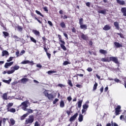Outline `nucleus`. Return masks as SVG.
<instances>
[{"label":"nucleus","instance_id":"f257e3e1","mask_svg":"<svg viewBox=\"0 0 126 126\" xmlns=\"http://www.w3.org/2000/svg\"><path fill=\"white\" fill-rule=\"evenodd\" d=\"M29 105H30V102L28 100H26L21 103L20 107L24 111H33L32 109H27Z\"/></svg>","mask_w":126,"mask_h":126},{"label":"nucleus","instance_id":"f03ea898","mask_svg":"<svg viewBox=\"0 0 126 126\" xmlns=\"http://www.w3.org/2000/svg\"><path fill=\"white\" fill-rule=\"evenodd\" d=\"M34 122V116H30L29 118L26 120L25 122V125H29V124H32Z\"/></svg>","mask_w":126,"mask_h":126},{"label":"nucleus","instance_id":"7ed1b4c3","mask_svg":"<svg viewBox=\"0 0 126 126\" xmlns=\"http://www.w3.org/2000/svg\"><path fill=\"white\" fill-rule=\"evenodd\" d=\"M44 95L49 99V100H52L54 98V95L52 94H49L47 91H45L43 92Z\"/></svg>","mask_w":126,"mask_h":126},{"label":"nucleus","instance_id":"20e7f679","mask_svg":"<svg viewBox=\"0 0 126 126\" xmlns=\"http://www.w3.org/2000/svg\"><path fill=\"white\" fill-rule=\"evenodd\" d=\"M86 115V111H82V114H80L78 118V121L81 123L83 121V116Z\"/></svg>","mask_w":126,"mask_h":126},{"label":"nucleus","instance_id":"39448f33","mask_svg":"<svg viewBox=\"0 0 126 126\" xmlns=\"http://www.w3.org/2000/svg\"><path fill=\"white\" fill-rule=\"evenodd\" d=\"M109 62H113L115 63L119 64V60H118V58L116 57H109Z\"/></svg>","mask_w":126,"mask_h":126},{"label":"nucleus","instance_id":"423d86ee","mask_svg":"<svg viewBox=\"0 0 126 126\" xmlns=\"http://www.w3.org/2000/svg\"><path fill=\"white\" fill-rule=\"evenodd\" d=\"M78 116V113H75L69 119V122H73V121H75V120L76 119Z\"/></svg>","mask_w":126,"mask_h":126},{"label":"nucleus","instance_id":"0eeeda50","mask_svg":"<svg viewBox=\"0 0 126 126\" xmlns=\"http://www.w3.org/2000/svg\"><path fill=\"white\" fill-rule=\"evenodd\" d=\"M26 63H30L31 65H33L34 64V62L33 61H30L29 60L24 61L21 62L22 64H26Z\"/></svg>","mask_w":126,"mask_h":126},{"label":"nucleus","instance_id":"6e6552de","mask_svg":"<svg viewBox=\"0 0 126 126\" xmlns=\"http://www.w3.org/2000/svg\"><path fill=\"white\" fill-rule=\"evenodd\" d=\"M13 106V103H9L7 105V111H15V109L14 108H10V107H12Z\"/></svg>","mask_w":126,"mask_h":126},{"label":"nucleus","instance_id":"1a4fd4ad","mask_svg":"<svg viewBox=\"0 0 126 126\" xmlns=\"http://www.w3.org/2000/svg\"><path fill=\"white\" fill-rule=\"evenodd\" d=\"M13 64V62L10 63H6L4 65L5 68H8V66H11Z\"/></svg>","mask_w":126,"mask_h":126},{"label":"nucleus","instance_id":"9d476101","mask_svg":"<svg viewBox=\"0 0 126 126\" xmlns=\"http://www.w3.org/2000/svg\"><path fill=\"white\" fill-rule=\"evenodd\" d=\"M116 1L117 3H118L120 5H125V4H126V2H125V1L124 0H116Z\"/></svg>","mask_w":126,"mask_h":126},{"label":"nucleus","instance_id":"9b49d317","mask_svg":"<svg viewBox=\"0 0 126 126\" xmlns=\"http://www.w3.org/2000/svg\"><path fill=\"white\" fill-rule=\"evenodd\" d=\"M121 12H122L123 16H126V7H122Z\"/></svg>","mask_w":126,"mask_h":126},{"label":"nucleus","instance_id":"f8f14e48","mask_svg":"<svg viewBox=\"0 0 126 126\" xmlns=\"http://www.w3.org/2000/svg\"><path fill=\"white\" fill-rule=\"evenodd\" d=\"M103 29L105 31H108V30H110V29H111V26H110V25H106L104 27Z\"/></svg>","mask_w":126,"mask_h":126},{"label":"nucleus","instance_id":"ddd939ff","mask_svg":"<svg viewBox=\"0 0 126 126\" xmlns=\"http://www.w3.org/2000/svg\"><path fill=\"white\" fill-rule=\"evenodd\" d=\"M89 107V105L88 104L85 103L84 105H83V109L82 111H85L88 109V107Z\"/></svg>","mask_w":126,"mask_h":126},{"label":"nucleus","instance_id":"4468645a","mask_svg":"<svg viewBox=\"0 0 126 126\" xmlns=\"http://www.w3.org/2000/svg\"><path fill=\"white\" fill-rule=\"evenodd\" d=\"M27 81H28V79L26 78H23L21 80V83H23V84H25Z\"/></svg>","mask_w":126,"mask_h":126},{"label":"nucleus","instance_id":"2eb2a0df","mask_svg":"<svg viewBox=\"0 0 126 126\" xmlns=\"http://www.w3.org/2000/svg\"><path fill=\"white\" fill-rule=\"evenodd\" d=\"M114 45L117 48H121L123 47V45L119 42H114Z\"/></svg>","mask_w":126,"mask_h":126},{"label":"nucleus","instance_id":"dca6fc26","mask_svg":"<svg viewBox=\"0 0 126 126\" xmlns=\"http://www.w3.org/2000/svg\"><path fill=\"white\" fill-rule=\"evenodd\" d=\"M114 26L116 27L117 30H120V26H119V22H114Z\"/></svg>","mask_w":126,"mask_h":126},{"label":"nucleus","instance_id":"f3484780","mask_svg":"<svg viewBox=\"0 0 126 126\" xmlns=\"http://www.w3.org/2000/svg\"><path fill=\"white\" fill-rule=\"evenodd\" d=\"M9 53L8 52H7V51H3L2 52V57H4L5 56H8Z\"/></svg>","mask_w":126,"mask_h":126},{"label":"nucleus","instance_id":"a211bd4d","mask_svg":"<svg viewBox=\"0 0 126 126\" xmlns=\"http://www.w3.org/2000/svg\"><path fill=\"white\" fill-rule=\"evenodd\" d=\"M101 62H106L108 63H110V59H109L108 57H107L106 58H102L101 60Z\"/></svg>","mask_w":126,"mask_h":126},{"label":"nucleus","instance_id":"6ab92c4d","mask_svg":"<svg viewBox=\"0 0 126 126\" xmlns=\"http://www.w3.org/2000/svg\"><path fill=\"white\" fill-rule=\"evenodd\" d=\"M32 32L36 35V36H39L40 35V32L37 30H33L32 31Z\"/></svg>","mask_w":126,"mask_h":126},{"label":"nucleus","instance_id":"aec40b11","mask_svg":"<svg viewBox=\"0 0 126 126\" xmlns=\"http://www.w3.org/2000/svg\"><path fill=\"white\" fill-rule=\"evenodd\" d=\"M10 122L11 126H14V125H15V121H14V119L11 118L10 119Z\"/></svg>","mask_w":126,"mask_h":126},{"label":"nucleus","instance_id":"412c9836","mask_svg":"<svg viewBox=\"0 0 126 126\" xmlns=\"http://www.w3.org/2000/svg\"><path fill=\"white\" fill-rule=\"evenodd\" d=\"M99 53H100V54H102L103 55H106V54H107V52L106 50H104L103 49H100L99 50Z\"/></svg>","mask_w":126,"mask_h":126},{"label":"nucleus","instance_id":"4be33fe9","mask_svg":"<svg viewBox=\"0 0 126 126\" xmlns=\"http://www.w3.org/2000/svg\"><path fill=\"white\" fill-rule=\"evenodd\" d=\"M98 13H101V14H106V9L104 10L98 11Z\"/></svg>","mask_w":126,"mask_h":126},{"label":"nucleus","instance_id":"5701e85b","mask_svg":"<svg viewBox=\"0 0 126 126\" xmlns=\"http://www.w3.org/2000/svg\"><path fill=\"white\" fill-rule=\"evenodd\" d=\"M27 116H28V113L25 114L22 116H21V121H23V120H24L25 119V118H26V117H27Z\"/></svg>","mask_w":126,"mask_h":126},{"label":"nucleus","instance_id":"b1692460","mask_svg":"<svg viewBox=\"0 0 126 126\" xmlns=\"http://www.w3.org/2000/svg\"><path fill=\"white\" fill-rule=\"evenodd\" d=\"M81 29H84L85 30H86L87 29V26L86 25H81L80 26Z\"/></svg>","mask_w":126,"mask_h":126},{"label":"nucleus","instance_id":"393cba45","mask_svg":"<svg viewBox=\"0 0 126 126\" xmlns=\"http://www.w3.org/2000/svg\"><path fill=\"white\" fill-rule=\"evenodd\" d=\"M2 98L3 100H7V93H5L3 94Z\"/></svg>","mask_w":126,"mask_h":126},{"label":"nucleus","instance_id":"a878e982","mask_svg":"<svg viewBox=\"0 0 126 126\" xmlns=\"http://www.w3.org/2000/svg\"><path fill=\"white\" fill-rule=\"evenodd\" d=\"M11 82V79H9L8 80H3V82H4L5 83H7V84H9Z\"/></svg>","mask_w":126,"mask_h":126},{"label":"nucleus","instance_id":"bb28decb","mask_svg":"<svg viewBox=\"0 0 126 126\" xmlns=\"http://www.w3.org/2000/svg\"><path fill=\"white\" fill-rule=\"evenodd\" d=\"M60 107H61V108H63V107H64V102H63V100L61 101Z\"/></svg>","mask_w":126,"mask_h":126},{"label":"nucleus","instance_id":"cd10ccee","mask_svg":"<svg viewBox=\"0 0 126 126\" xmlns=\"http://www.w3.org/2000/svg\"><path fill=\"white\" fill-rule=\"evenodd\" d=\"M60 46H61L62 49H63V51H66V47H65V46H64V44H61Z\"/></svg>","mask_w":126,"mask_h":126},{"label":"nucleus","instance_id":"c85d7f7f","mask_svg":"<svg viewBox=\"0 0 126 126\" xmlns=\"http://www.w3.org/2000/svg\"><path fill=\"white\" fill-rule=\"evenodd\" d=\"M97 86H98V84L97 83H95L94 84V87H93V91H95V90H96V89H97Z\"/></svg>","mask_w":126,"mask_h":126},{"label":"nucleus","instance_id":"c756f323","mask_svg":"<svg viewBox=\"0 0 126 126\" xmlns=\"http://www.w3.org/2000/svg\"><path fill=\"white\" fill-rule=\"evenodd\" d=\"M60 26H61V27H62V28H65V24H64V22H62L60 24Z\"/></svg>","mask_w":126,"mask_h":126},{"label":"nucleus","instance_id":"7c9ffc66","mask_svg":"<svg viewBox=\"0 0 126 126\" xmlns=\"http://www.w3.org/2000/svg\"><path fill=\"white\" fill-rule=\"evenodd\" d=\"M82 104V100H79L78 102V108H81Z\"/></svg>","mask_w":126,"mask_h":126},{"label":"nucleus","instance_id":"2f4dec72","mask_svg":"<svg viewBox=\"0 0 126 126\" xmlns=\"http://www.w3.org/2000/svg\"><path fill=\"white\" fill-rule=\"evenodd\" d=\"M3 34L4 35L5 37H8L9 35V33L6 32H3Z\"/></svg>","mask_w":126,"mask_h":126},{"label":"nucleus","instance_id":"473e14b6","mask_svg":"<svg viewBox=\"0 0 126 126\" xmlns=\"http://www.w3.org/2000/svg\"><path fill=\"white\" fill-rule=\"evenodd\" d=\"M19 66H17V65H15L14 67H13V70H14V71L15 70H17L18 69H19Z\"/></svg>","mask_w":126,"mask_h":126},{"label":"nucleus","instance_id":"72a5a7b5","mask_svg":"<svg viewBox=\"0 0 126 126\" xmlns=\"http://www.w3.org/2000/svg\"><path fill=\"white\" fill-rule=\"evenodd\" d=\"M35 12L37 13V14H38V15L42 16V17H44V15L43 14H42V13H41V12H40V11H39L38 10H36Z\"/></svg>","mask_w":126,"mask_h":126},{"label":"nucleus","instance_id":"f704fd0d","mask_svg":"<svg viewBox=\"0 0 126 126\" xmlns=\"http://www.w3.org/2000/svg\"><path fill=\"white\" fill-rule=\"evenodd\" d=\"M30 39L32 42H33V43H37V41L34 38L30 36Z\"/></svg>","mask_w":126,"mask_h":126},{"label":"nucleus","instance_id":"c9c22d12","mask_svg":"<svg viewBox=\"0 0 126 126\" xmlns=\"http://www.w3.org/2000/svg\"><path fill=\"white\" fill-rule=\"evenodd\" d=\"M79 24L80 26L82 25H83V19L81 18L79 19Z\"/></svg>","mask_w":126,"mask_h":126},{"label":"nucleus","instance_id":"e433bc0d","mask_svg":"<svg viewBox=\"0 0 126 126\" xmlns=\"http://www.w3.org/2000/svg\"><path fill=\"white\" fill-rule=\"evenodd\" d=\"M13 72H14V70L12 69L11 70H9L7 72V73L8 74H11L12 73H13Z\"/></svg>","mask_w":126,"mask_h":126},{"label":"nucleus","instance_id":"4c0bfd02","mask_svg":"<svg viewBox=\"0 0 126 126\" xmlns=\"http://www.w3.org/2000/svg\"><path fill=\"white\" fill-rule=\"evenodd\" d=\"M81 37L83 40H86L87 39V36L85 35L84 34H83Z\"/></svg>","mask_w":126,"mask_h":126},{"label":"nucleus","instance_id":"58836bf2","mask_svg":"<svg viewBox=\"0 0 126 126\" xmlns=\"http://www.w3.org/2000/svg\"><path fill=\"white\" fill-rule=\"evenodd\" d=\"M56 71L50 70L47 72V73H48L49 74H52V73H56Z\"/></svg>","mask_w":126,"mask_h":126},{"label":"nucleus","instance_id":"ea45409f","mask_svg":"<svg viewBox=\"0 0 126 126\" xmlns=\"http://www.w3.org/2000/svg\"><path fill=\"white\" fill-rule=\"evenodd\" d=\"M68 84L71 86V87H72L73 86V85H72V83L71 82V80H69L68 82Z\"/></svg>","mask_w":126,"mask_h":126},{"label":"nucleus","instance_id":"a19ab883","mask_svg":"<svg viewBox=\"0 0 126 126\" xmlns=\"http://www.w3.org/2000/svg\"><path fill=\"white\" fill-rule=\"evenodd\" d=\"M13 37L17 39V41H19V40H21V39L19 38L18 36H17V35H13Z\"/></svg>","mask_w":126,"mask_h":126},{"label":"nucleus","instance_id":"79ce46f5","mask_svg":"<svg viewBox=\"0 0 126 126\" xmlns=\"http://www.w3.org/2000/svg\"><path fill=\"white\" fill-rule=\"evenodd\" d=\"M120 110H121V106L118 105L115 108V111H120Z\"/></svg>","mask_w":126,"mask_h":126},{"label":"nucleus","instance_id":"37998d69","mask_svg":"<svg viewBox=\"0 0 126 126\" xmlns=\"http://www.w3.org/2000/svg\"><path fill=\"white\" fill-rule=\"evenodd\" d=\"M17 28L19 31H22L23 30V28L20 26H18Z\"/></svg>","mask_w":126,"mask_h":126},{"label":"nucleus","instance_id":"c03bdc74","mask_svg":"<svg viewBox=\"0 0 126 126\" xmlns=\"http://www.w3.org/2000/svg\"><path fill=\"white\" fill-rule=\"evenodd\" d=\"M58 86L61 87V88H63V87H65V85H64L63 84H59L58 85Z\"/></svg>","mask_w":126,"mask_h":126},{"label":"nucleus","instance_id":"a18cd8bd","mask_svg":"<svg viewBox=\"0 0 126 126\" xmlns=\"http://www.w3.org/2000/svg\"><path fill=\"white\" fill-rule=\"evenodd\" d=\"M121 111H115V115L116 116H118L119 115H120V114H121Z\"/></svg>","mask_w":126,"mask_h":126},{"label":"nucleus","instance_id":"49530a36","mask_svg":"<svg viewBox=\"0 0 126 126\" xmlns=\"http://www.w3.org/2000/svg\"><path fill=\"white\" fill-rule=\"evenodd\" d=\"M87 70L88 71H89V72H91V71H92V70H93V69L91 67H89L87 68Z\"/></svg>","mask_w":126,"mask_h":126},{"label":"nucleus","instance_id":"de8ad7c7","mask_svg":"<svg viewBox=\"0 0 126 126\" xmlns=\"http://www.w3.org/2000/svg\"><path fill=\"white\" fill-rule=\"evenodd\" d=\"M68 63H69V62H68V61H65L63 62V65H66L68 64Z\"/></svg>","mask_w":126,"mask_h":126},{"label":"nucleus","instance_id":"09e8293b","mask_svg":"<svg viewBox=\"0 0 126 126\" xmlns=\"http://www.w3.org/2000/svg\"><path fill=\"white\" fill-rule=\"evenodd\" d=\"M42 40H43V43L45 44L46 43V40H47V39L46 38V37H45V36H43L42 37Z\"/></svg>","mask_w":126,"mask_h":126},{"label":"nucleus","instance_id":"8fccbe9b","mask_svg":"<svg viewBox=\"0 0 126 126\" xmlns=\"http://www.w3.org/2000/svg\"><path fill=\"white\" fill-rule=\"evenodd\" d=\"M13 59V57H11L9 58V60H7V62L8 63H9V62H11V61H12Z\"/></svg>","mask_w":126,"mask_h":126},{"label":"nucleus","instance_id":"3c124183","mask_svg":"<svg viewBox=\"0 0 126 126\" xmlns=\"http://www.w3.org/2000/svg\"><path fill=\"white\" fill-rule=\"evenodd\" d=\"M59 99L56 98L54 101H53V104H56L57 102H58Z\"/></svg>","mask_w":126,"mask_h":126},{"label":"nucleus","instance_id":"603ef678","mask_svg":"<svg viewBox=\"0 0 126 126\" xmlns=\"http://www.w3.org/2000/svg\"><path fill=\"white\" fill-rule=\"evenodd\" d=\"M34 19H35V20H37L38 21V22H39V23H40V24H42V22H41V21H40V20L38 19V18H37V17H35Z\"/></svg>","mask_w":126,"mask_h":126},{"label":"nucleus","instance_id":"864d4df0","mask_svg":"<svg viewBox=\"0 0 126 126\" xmlns=\"http://www.w3.org/2000/svg\"><path fill=\"white\" fill-rule=\"evenodd\" d=\"M40 125L39 124V122L38 121H36L34 124V126H39Z\"/></svg>","mask_w":126,"mask_h":126},{"label":"nucleus","instance_id":"5fc2aeb1","mask_svg":"<svg viewBox=\"0 0 126 126\" xmlns=\"http://www.w3.org/2000/svg\"><path fill=\"white\" fill-rule=\"evenodd\" d=\"M46 54H47V56H48V58L49 59H51V54H50L48 52H46Z\"/></svg>","mask_w":126,"mask_h":126},{"label":"nucleus","instance_id":"6e6d98bb","mask_svg":"<svg viewBox=\"0 0 126 126\" xmlns=\"http://www.w3.org/2000/svg\"><path fill=\"white\" fill-rule=\"evenodd\" d=\"M76 87L78 88H82V86L79 84H77L76 85Z\"/></svg>","mask_w":126,"mask_h":126},{"label":"nucleus","instance_id":"4d7b16f0","mask_svg":"<svg viewBox=\"0 0 126 126\" xmlns=\"http://www.w3.org/2000/svg\"><path fill=\"white\" fill-rule=\"evenodd\" d=\"M60 42H61L62 43V45H65V42L63 40L61 39L60 40Z\"/></svg>","mask_w":126,"mask_h":126},{"label":"nucleus","instance_id":"13d9d810","mask_svg":"<svg viewBox=\"0 0 126 126\" xmlns=\"http://www.w3.org/2000/svg\"><path fill=\"white\" fill-rule=\"evenodd\" d=\"M23 54H25V51L24 50H22L20 53V56H22Z\"/></svg>","mask_w":126,"mask_h":126},{"label":"nucleus","instance_id":"bf43d9fd","mask_svg":"<svg viewBox=\"0 0 126 126\" xmlns=\"http://www.w3.org/2000/svg\"><path fill=\"white\" fill-rule=\"evenodd\" d=\"M72 32H73V33H75L76 32V30H75V28L74 27H73L72 29Z\"/></svg>","mask_w":126,"mask_h":126},{"label":"nucleus","instance_id":"052dcab7","mask_svg":"<svg viewBox=\"0 0 126 126\" xmlns=\"http://www.w3.org/2000/svg\"><path fill=\"white\" fill-rule=\"evenodd\" d=\"M48 23L50 26H53V23H52V22H51V21H48Z\"/></svg>","mask_w":126,"mask_h":126},{"label":"nucleus","instance_id":"680f3d73","mask_svg":"<svg viewBox=\"0 0 126 126\" xmlns=\"http://www.w3.org/2000/svg\"><path fill=\"white\" fill-rule=\"evenodd\" d=\"M118 35H119L121 38H124V34L122 33H118Z\"/></svg>","mask_w":126,"mask_h":126},{"label":"nucleus","instance_id":"e2e57ef3","mask_svg":"<svg viewBox=\"0 0 126 126\" xmlns=\"http://www.w3.org/2000/svg\"><path fill=\"white\" fill-rule=\"evenodd\" d=\"M114 81H115V82H117V83H119V82H120V80H119V79H114Z\"/></svg>","mask_w":126,"mask_h":126},{"label":"nucleus","instance_id":"0e129e2a","mask_svg":"<svg viewBox=\"0 0 126 126\" xmlns=\"http://www.w3.org/2000/svg\"><path fill=\"white\" fill-rule=\"evenodd\" d=\"M2 122L3 124H4V125H5V122H6V119L5 118H3Z\"/></svg>","mask_w":126,"mask_h":126},{"label":"nucleus","instance_id":"69168bd1","mask_svg":"<svg viewBox=\"0 0 126 126\" xmlns=\"http://www.w3.org/2000/svg\"><path fill=\"white\" fill-rule=\"evenodd\" d=\"M86 5H87V6H88V7H90V2H87L86 3Z\"/></svg>","mask_w":126,"mask_h":126},{"label":"nucleus","instance_id":"338daca9","mask_svg":"<svg viewBox=\"0 0 126 126\" xmlns=\"http://www.w3.org/2000/svg\"><path fill=\"white\" fill-rule=\"evenodd\" d=\"M36 66H37V67H39V68H41V67H42L41 65L40 64H37L36 65Z\"/></svg>","mask_w":126,"mask_h":126},{"label":"nucleus","instance_id":"774afa93","mask_svg":"<svg viewBox=\"0 0 126 126\" xmlns=\"http://www.w3.org/2000/svg\"><path fill=\"white\" fill-rule=\"evenodd\" d=\"M67 100H68V101H71V100H72L71 97L68 96V97H67Z\"/></svg>","mask_w":126,"mask_h":126}]
</instances>
